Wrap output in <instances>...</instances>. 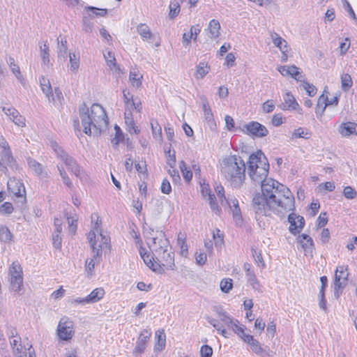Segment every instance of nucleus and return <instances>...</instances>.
I'll list each match as a JSON object with an SVG mask.
<instances>
[{
	"mask_svg": "<svg viewBox=\"0 0 357 357\" xmlns=\"http://www.w3.org/2000/svg\"><path fill=\"white\" fill-rule=\"evenodd\" d=\"M79 116L83 131L88 135L98 136L107 129L108 125L107 116L103 107L99 104H93L91 109L84 103L79 106Z\"/></svg>",
	"mask_w": 357,
	"mask_h": 357,
	"instance_id": "3",
	"label": "nucleus"
},
{
	"mask_svg": "<svg viewBox=\"0 0 357 357\" xmlns=\"http://www.w3.org/2000/svg\"><path fill=\"white\" fill-rule=\"evenodd\" d=\"M284 102L281 105V108L283 110L292 109L297 110L300 114L302 109L300 108L299 105L296 102L295 98L289 93H286L284 96Z\"/></svg>",
	"mask_w": 357,
	"mask_h": 357,
	"instance_id": "21",
	"label": "nucleus"
},
{
	"mask_svg": "<svg viewBox=\"0 0 357 357\" xmlns=\"http://www.w3.org/2000/svg\"><path fill=\"white\" fill-rule=\"evenodd\" d=\"M93 24L88 17H83V30L86 33H90L92 31Z\"/></svg>",
	"mask_w": 357,
	"mask_h": 357,
	"instance_id": "61",
	"label": "nucleus"
},
{
	"mask_svg": "<svg viewBox=\"0 0 357 357\" xmlns=\"http://www.w3.org/2000/svg\"><path fill=\"white\" fill-rule=\"evenodd\" d=\"M87 238L92 250V256L90 259L86 260L85 270L89 275H92L96 264H98L100 261L103 245L101 243H97L94 231L89 232Z\"/></svg>",
	"mask_w": 357,
	"mask_h": 357,
	"instance_id": "6",
	"label": "nucleus"
},
{
	"mask_svg": "<svg viewBox=\"0 0 357 357\" xmlns=\"http://www.w3.org/2000/svg\"><path fill=\"white\" fill-rule=\"evenodd\" d=\"M242 130L252 138H261L268 134V129L257 121H250L244 124Z\"/></svg>",
	"mask_w": 357,
	"mask_h": 357,
	"instance_id": "12",
	"label": "nucleus"
},
{
	"mask_svg": "<svg viewBox=\"0 0 357 357\" xmlns=\"http://www.w3.org/2000/svg\"><path fill=\"white\" fill-rule=\"evenodd\" d=\"M56 333L61 340L69 341L71 340L75 334L73 321L67 317L61 318L57 326Z\"/></svg>",
	"mask_w": 357,
	"mask_h": 357,
	"instance_id": "10",
	"label": "nucleus"
},
{
	"mask_svg": "<svg viewBox=\"0 0 357 357\" xmlns=\"http://www.w3.org/2000/svg\"><path fill=\"white\" fill-rule=\"evenodd\" d=\"M209 70V67L208 66L207 63L204 62H201L197 66V73L195 74V77L197 79H202L203 78L206 74H208Z\"/></svg>",
	"mask_w": 357,
	"mask_h": 357,
	"instance_id": "36",
	"label": "nucleus"
},
{
	"mask_svg": "<svg viewBox=\"0 0 357 357\" xmlns=\"http://www.w3.org/2000/svg\"><path fill=\"white\" fill-rule=\"evenodd\" d=\"M310 133L307 132L306 129L299 128L294 131L292 134V137L308 139L310 137Z\"/></svg>",
	"mask_w": 357,
	"mask_h": 357,
	"instance_id": "50",
	"label": "nucleus"
},
{
	"mask_svg": "<svg viewBox=\"0 0 357 357\" xmlns=\"http://www.w3.org/2000/svg\"><path fill=\"white\" fill-rule=\"evenodd\" d=\"M352 79L349 74H343L341 76V86L343 91H348L352 86Z\"/></svg>",
	"mask_w": 357,
	"mask_h": 357,
	"instance_id": "41",
	"label": "nucleus"
},
{
	"mask_svg": "<svg viewBox=\"0 0 357 357\" xmlns=\"http://www.w3.org/2000/svg\"><path fill=\"white\" fill-rule=\"evenodd\" d=\"M108 56L112 58L111 60H108V57L106 58V63L109 67L110 70H114L116 74H121L122 73L121 69L116 63V59L112 52H108Z\"/></svg>",
	"mask_w": 357,
	"mask_h": 357,
	"instance_id": "33",
	"label": "nucleus"
},
{
	"mask_svg": "<svg viewBox=\"0 0 357 357\" xmlns=\"http://www.w3.org/2000/svg\"><path fill=\"white\" fill-rule=\"evenodd\" d=\"M160 241L151 250L152 255L141 248L139 254L146 266L157 273H164V268L173 270L174 264V253L169 240L160 234Z\"/></svg>",
	"mask_w": 357,
	"mask_h": 357,
	"instance_id": "2",
	"label": "nucleus"
},
{
	"mask_svg": "<svg viewBox=\"0 0 357 357\" xmlns=\"http://www.w3.org/2000/svg\"><path fill=\"white\" fill-rule=\"evenodd\" d=\"M143 76L135 70H130L129 79L134 87L139 88L142 85V79Z\"/></svg>",
	"mask_w": 357,
	"mask_h": 357,
	"instance_id": "30",
	"label": "nucleus"
},
{
	"mask_svg": "<svg viewBox=\"0 0 357 357\" xmlns=\"http://www.w3.org/2000/svg\"><path fill=\"white\" fill-rule=\"evenodd\" d=\"M220 289L225 293H228L233 287L231 279H225L220 282Z\"/></svg>",
	"mask_w": 357,
	"mask_h": 357,
	"instance_id": "51",
	"label": "nucleus"
},
{
	"mask_svg": "<svg viewBox=\"0 0 357 357\" xmlns=\"http://www.w3.org/2000/svg\"><path fill=\"white\" fill-rule=\"evenodd\" d=\"M8 64L9 65L10 68L16 77L20 80L22 79V75L20 73V68L17 63H15V59L13 57H9L8 60Z\"/></svg>",
	"mask_w": 357,
	"mask_h": 357,
	"instance_id": "43",
	"label": "nucleus"
},
{
	"mask_svg": "<svg viewBox=\"0 0 357 357\" xmlns=\"http://www.w3.org/2000/svg\"><path fill=\"white\" fill-rule=\"evenodd\" d=\"M40 56L43 60V63L45 65H47L50 62V54H49V45L47 42L43 45H40Z\"/></svg>",
	"mask_w": 357,
	"mask_h": 357,
	"instance_id": "35",
	"label": "nucleus"
},
{
	"mask_svg": "<svg viewBox=\"0 0 357 357\" xmlns=\"http://www.w3.org/2000/svg\"><path fill=\"white\" fill-rule=\"evenodd\" d=\"M271 37L272 39L273 43L278 47L280 51L283 53L287 52V41L280 37L278 33L275 32L271 33Z\"/></svg>",
	"mask_w": 357,
	"mask_h": 357,
	"instance_id": "25",
	"label": "nucleus"
},
{
	"mask_svg": "<svg viewBox=\"0 0 357 357\" xmlns=\"http://www.w3.org/2000/svg\"><path fill=\"white\" fill-rule=\"evenodd\" d=\"M342 193L347 199H354L357 197V191L349 185L344 188Z\"/></svg>",
	"mask_w": 357,
	"mask_h": 357,
	"instance_id": "47",
	"label": "nucleus"
},
{
	"mask_svg": "<svg viewBox=\"0 0 357 357\" xmlns=\"http://www.w3.org/2000/svg\"><path fill=\"white\" fill-rule=\"evenodd\" d=\"M215 192L221 202L222 205H225V199H227L225 196V190L222 185H218L215 188Z\"/></svg>",
	"mask_w": 357,
	"mask_h": 357,
	"instance_id": "54",
	"label": "nucleus"
},
{
	"mask_svg": "<svg viewBox=\"0 0 357 357\" xmlns=\"http://www.w3.org/2000/svg\"><path fill=\"white\" fill-rule=\"evenodd\" d=\"M288 222L290 224L289 231L292 234H296L300 232L305 225V220L302 216L297 215L296 214L291 213L288 215Z\"/></svg>",
	"mask_w": 357,
	"mask_h": 357,
	"instance_id": "15",
	"label": "nucleus"
},
{
	"mask_svg": "<svg viewBox=\"0 0 357 357\" xmlns=\"http://www.w3.org/2000/svg\"><path fill=\"white\" fill-rule=\"evenodd\" d=\"M178 245L181 248V255L186 257L188 255V245L185 243V236L183 234L179 233L177 239Z\"/></svg>",
	"mask_w": 357,
	"mask_h": 357,
	"instance_id": "32",
	"label": "nucleus"
},
{
	"mask_svg": "<svg viewBox=\"0 0 357 357\" xmlns=\"http://www.w3.org/2000/svg\"><path fill=\"white\" fill-rule=\"evenodd\" d=\"M207 321L222 336H224L226 338L229 337V333L225 329L223 328V325L222 324H220L218 320H216L213 318L207 317Z\"/></svg>",
	"mask_w": 357,
	"mask_h": 357,
	"instance_id": "31",
	"label": "nucleus"
},
{
	"mask_svg": "<svg viewBox=\"0 0 357 357\" xmlns=\"http://www.w3.org/2000/svg\"><path fill=\"white\" fill-rule=\"evenodd\" d=\"M248 165L249 176L255 185H260L268 178L269 164L261 151L250 155Z\"/></svg>",
	"mask_w": 357,
	"mask_h": 357,
	"instance_id": "5",
	"label": "nucleus"
},
{
	"mask_svg": "<svg viewBox=\"0 0 357 357\" xmlns=\"http://www.w3.org/2000/svg\"><path fill=\"white\" fill-rule=\"evenodd\" d=\"M180 12V4L178 1H174L170 3L169 16L171 19L176 17Z\"/></svg>",
	"mask_w": 357,
	"mask_h": 357,
	"instance_id": "46",
	"label": "nucleus"
},
{
	"mask_svg": "<svg viewBox=\"0 0 357 357\" xmlns=\"http://www.w3.org/2000/svg\"><path fill=\"white\" fill-rule=\"evenodd\" d=\"M301 86L306 91L309 96H314L317 93V88L314 85L307 82H303Z\"/></svg>",
	"mask_w": 357,
	"mask_h": 357,
	"instance_id": "52",
	"label": "nucleus"
},
{
	"mask_svg": "<svg viewBox=\"0 0 357 357\" xmlns=\"http://www.w3.org/2000/svg\"><path fill=\"white\" fill-rule=\"evenodd\" d=\"M206 259H207V256H206V254L204 253V252H196L195 253V260H196V263L197 264L199 265V266H203L206 261Z\"/></svg>",
	"mask_w": 357,
	"mask_h": 357,
	"instance_id": "59",
	"label": "nucleus"
},
{
	"mask_svg": "<svg viewBox=\"0 0 357 357\" xmlns=\"http://www.w3.org/2000/svg\"><path fill=\"white\" fill-rule=\"evenodd\" d=\"M151 336V333L149 330L144 329L143 331H142L137 340V344L133 351L134 355L137 356L138 354H142L144 351Z\"/></svg>",
	"mask_w": 357,
	"mask_h": 357,
	"instance_id": "16",
	"label": "nucleus"
},
{
	"mask_svg": "<svg viewBox=\"0 0 357 357\" xmlns=\"http://www.w3.org/2000/svg\"><path fill=\"white\" fill-rule=\"evenodd\" d=\"M137 31L143 40L152 43L155 40V35L151 32L149 26L146 24H139L137 26Z\"/></svg>",
	"mask_w": 357,
	"mask_h": 357,
	"instance_id": "23",
	"label": "nucleus"
},
{
	"mask_svg": "<svg viewBox=\"0 0 357 357\" xmlns=\"http://www.w3.org/2000/svg\"><path fill=\"white\" fill-rule=\"evenodd\" d=\"M39 82L42 91L48 98L49 101L53 103H56V100L52 93V88L50 80L47 78L42 76L39 78Z\"/></svg>",
	"mask_w": 357,
	"mask_h": 357,
	"instance_id": "22",
	"label": "nucleus"
},
{
	"mask_svg": "<svg viewBox=\"0 0 357 357\" xmlns=\"http://www.w3.org/2000/svg\"><path fill=\"white\" fill-rule=\"evenodd\" d=\"M179 167L182 173L183 178L187 182H190L192 178V172L187 169L186 164L184 161H181L179 163Z\"/></svg>",
	"mask_w": 357,
	"mask_h": 357,
	"instance_id": "39",
	"label": "nucleus"
},
{
	"mask_svg": "<svg viewBox=\"0 0 357 357\" xmlns=\"http://www.w3.org/2000/svg\"><path fill=\"white\" fill-rule=\"evenodd\" d=\"M252 255L256 264L259 266H261L262 268L265 267V262L263 259L261 251L252 248Z\"/></svg>",
	"mask_w": 357,
	"mask_h": 357,
	"instance_id": "45",
	"label": "nucleus"
},
{
	"mask_svg": "<svg viewBox=\"0 0 357 357\" xmlns=\"http://www.w3.org/2000/svg\"><path fill=\"white\" fill-rule=\"evenodd\" d=\"M202 102L205 119L206 120L210 126L215 125L213 114L208 105L207 100L206 99L202 98Z\"/></svg>",
	"mask_w": 357,
	"mask_h": 357,
	"instance_id": "26",
	"label": "nucleus"
},
{
	"mask_svg": "<svg viewBox=\"0 0 357 357\" xmlns=\"http://www.w3.org/2000/svg\"><path fill=\"white\" fill-rule=\"evenodd\" d=\"M155 336L157 338V342L155 343V345L154 347V350L155 351H161L165 347V342H166V336L163 331H157L155 333Z\"/></svg>",
	"mask_w": 357,
	"mask_h": 357,
	"instance_id": "29",
	"label": "nucleus"
},
{
	"mask_svg": "<svg viewBox=\"0 0 357 357\" xmlns=\"http://www.w3.org/2000/svg\"><path fill=\"white\" fill-rule=\"evenodd\" d=\"M262 108L264 112L271 113L274 110L275 105L271 100H267L263 104Z\"/></svg>",
	"mask_w": 357,
	"mask_h": 357,
	"instance_id": "64",
	"label": "nucleus"
},
{
	"mask_svg": "<svg viewBox=\"0 0 357 357\" xmlns=\"http://www.w3.org/2000/svg\"><path fill=\"white\" fill-rule=\"evenodd\" d=\"M27 161H28L29 167L33 171H34L37 175L42 174L43 169V165L40 163H39L38 162H37L36 160H35L32 158H29L27 160Z\"/></svg>",
	"mask_w": 357,
	"mask_h": 357,
	"instance_id": "42",
	"label": "nucleus"
},
{
	"mask_svg": "<svg viewBox=\"0 0 357 357\" xmlns=\"http://www.w3.org/2000/svg\"><path fill=\"white\" fill-rule=\"evenodd\" d=\"M318 296L319 298V307L321 310L326 311L327 310V307H326V300L325 298V289H320Z\"/></svg>",
	"mask_w": 357,
	"mask_h": 357,
	"instance_id": "55",
	"label": "nucleus"
},
{
	"mask_svg": "<svg viewBox=\"0 0 357 357\" xmlns=\"http://www.w3.org/2000/svg\"><path fill=\"white\" fill-rule=\"evenodd\" d=\"M215 312L224 325L232 329L242 340L245 338L248 334H245L244 329L238 325L237 320H234L222 307H216Z\"/></svg>",
	"mask_w": 357,
	"mask_h": 357,
	"instance_id": "8",
	"label": "nucleus"
},
{
	"mask_svg": "<svg viewBox=\"0 0 357 357\" xmlns=\"http://www.w3.org/2000/svg\"><path fill=\"white\" fill-rule=\"evenodd\" d=\"M243 340L250 346L255 354L261 357H273L275 355V352L269 347H262L252 335H247Z\"/></svg>",
	"mask_w": 357,
	"mask_h": 357,
	"instance_id": "11",
	"label": "nucleus"
},
{
	"mask_svg": "<svg viewBox=\"0 0 357 357\" xmlns=\"http://www.w3.org/2000/svg\"><path fill=\"white\" fill-rule=\"evenodd\" d=\"M225 204L229 206L236 224L241 225L243 220L238 200L235 197H229Z\"/></svg>",
	"mask_w": 357,
	"mask_h": 357,
	"instance_id": "18",
	"label": "nucleus"
},
{
	"mask_svg": "<svg viewBox=\"0 0 357 357\" xmlns=\"http://www.w3.org/2000/svg\"><path fill=\"white\" fill-rule=\"evenodd\" d=\"M213 349L211 347L205 344L202 346L200 349V356L201 357H212Z\"/></svg>",
	"mask_w": 357,
	"mask_h": 357,
	"instance_id": "56",
	"label": "nucleus"
},
{
	"mask_svg": "<svg viewBox=\"0 0 357 357\" xmlns=\"http://www.w3.org/2000/svg\"><path fill=\"white\" fill-rule=\"evenodd\" d=\"M166 157H167V163L171 167L174 168L176 165V156L175 151H173V153H171L170 148L167 150L165 149V150Z\"/></svg>",
	"mask_w": 357,
	"mask_h": 357,
	"instance_id": "49",
	"label": "nucleus"
},
{
	"mask_svg": "<svg viewBox=\"0 0 357 357\" xmlns=\"http://www.w3.org/2000/svg\"><path fill=\"white\" fill-rule=\"evenodd\" d=\"M9 282L10 290L15 292L23 286L22 269L17 262H13L9 268Z\"/></svg>",
	"mask_w": 357,
	"mask_h": 357,
	"instance_id": "9",
	"label": "nucleus"
},
{
	"mask_svg": "<svg viewBox=\"0 0 357 357\" xmlns=\"http://www.w3.org/2000/svg\"><path fill=\"white\" fill-rule=\"evenodd\" d=\"M105 291L102 288H96L86 297L89 303H94L99 301L104 296Z\"/></svg>",
	"mask_w": 357,
	"mask_h": 357,
	"instance_id": "27",
	"label": "nucleus"
},
{
	"mask_svg": "<svg viewBox=\"0 0 357 357\" xmlns=\"http://www.w3.org/2000/svg\"><path fill=\"white\" fill-rule=\"evenodd\" d=\"M8 190L19 197H24L25 195V188L24 184L20 181L15 178H10L7 183Z\"/></svg>",
	"mask_w": 357,
	"mask_h": 357,
	"instance_id": "17",
	"label": "nucleus"
},
{
	"mask_svg": "<svg viewBox=\"0 0 357 357\" xmlns=\"http://www.w3.org/2000/svg\"><path fill=\"white\" fill-rule=\"evenodd\" d=\"M297 242L301 245L305 255L312 256V252L314 250V243L312 238L305 234H303L297 238Z\"/></svg>",
	"mask_w": 357,
	"mask_h": 357,
	"instance_id": "19",
	"label": "nucleus"
},
{
	"mask_svg": "<svg viewBox=\"0 0 357 357\" xmlns=\"http://www.w3.org/2000/svg\"><path fill=\"white\" fill-rule=\"evenodd\" d=\"M213 238L214 240L215 246L217 248H221L224 245L223 235L220 234L219 229L213 231Z\"/></svg>",
	"mask_w": 357,
	"mask_h": 357,
	"instance_id": "37",
	"label": "nucleus"
},
{
	"mask_svg": "<svg viewBox=\"0 0 357 357\" xmlns=\"http://www.w3.org/2000/svg\"><path fill=\"white\" fill-rule=\"evenodd\" d=\"M87 10L93 12V14L96 16H105L107 14V10L106 9H99L93 6L86 7Z\"/></svg>",
	"mask_w": 357,
	"mask_h": 357,
	"instance_id": "62",
	"label": "nucleus"
},
{
	"mask_svg": "<svg viewBox=\"0 0 357 357\" xmlns=\"http://www.w3.org/2000/svg\"><path fill=\"white\" fill-rule=\"evenodd\" d=\"M209 37L211 38H216L219 36L220 24L216 20H212L208 24Z\"/></svg>",
	"mask_w": 357,
	"mask_h": 357,
	"instance_id": "28",
	"label": "nucleus"
},
{
	"mask_svg": "<svg viewBox=\"0 0 357 357\" xmlns=\"http://www.w3.org/2000/svg\"><path fill=\"white\" fill-rule=\"evenodd\" d=\"M52 244L53 246L56 249H60L61 248V237L60 236V234L53 233Z\"/></svg>",
	"mask_w": 357,
	"mask_h": 357,
	"instance_id": "63",
	"label": "nucleus"
},
{
	"mask_svg": "<svg viewBox=\"0 0 357 357\" xmlns=\"http://www.w3.org/2000/svg\"><path fill=\"white\" fill-rule=\"evenodd\" d=\"M160 190L162 193L166 195H169L172 192V186L167 178L163 179L161 184Z\"/></svg>",
	"mask_w": 357,
	"mask_h": 357,
	"instance_id": "58",
	"label": "nucleus"
},
{
	"mask_svg": "<svg viewBox=\"0 0 357 357\" xmlns=\"http://www.w3.org/2000/svg\"><path fill=\"white\" fill-rule=\"evenodd\" d=\"M220 172L225 178L235 188H240L245 180V163L240 157L231 155L223 158Z\"/></svg>",
	"mask_w": 357,
	"mask_h": 357,
	"instance_id": "4",
	"label": "nucleus"
},
{
	"mask_svg": "<svg viewBox=\"0 0 357 357\" xmlns=\"http://www.w3.org/2000/svg\"><path fill=\"white\" fill-rule=\"evenodd\" d=\"M13 234L8 227L0 226V240L4 243L9 242L12 240Z\"/></svg>",
	"mask_w": 357,
	"mask_h": 357,
	"instance_id": "38",
	"label": "nucleus"
},
{
	"mask_svg": "<svg viewBox=\"0 0 357 357\" xmlns=\"http://www.w3.org/2000/svg\"><path fill=\"white\" fill-rule=\"evenodd\" d=\"M327 100V96H325L324 94L319 96L317 100V107H316V113L321 114V110L322 107L324 106L326 101Z\"/></svg>",
	"mask_w": 357,
	"mask_h": 357,
	"instance_id": "60",
	"label": "nucleus"
},
{
	"mask_svg": "<svg viewBox=\"0 0 357 357\" xmlns=\"http://www.w3.org/2000/svg\"><path fill=\"white\" fill-rule=\"evenodd\" d=\"M95 218H96L95 225L93 228V230H91L90 232H95L96 240L97 241V243H101L102 245L107 244L109 238L104 236L102 234L101 229L100 228V226L101 225V220H100V218L97 214H93L91 215L92 221H93Z\"/></svg>",
	"mask_w": 357,
	"mask_h": 357,
	"instance_id": "20",
	"label": "nucleus"
},
{
	"mask_svg": "<svg viewBox=\"0 0 357 357\" xmlns=\"http://www.w3.org/2000/svg\"><path fill=\"white\" fill-rule=\"evenodd\" d=\"M68 47H67V41L66 39H61L60 41H58V56L59 58H63L66 59L68 55Z\"/></svg>",
	"mask_w": 357,
	"mask_h": 357,
	"instance_id": "34",
	"label": "nucleus"
},
{
	"mask_svg": "<svg viewBox=\"0 0 357 357\" xmlns=\"http://www.w3.org/2000/svg\"><path fill=\"white\" fill-rule=\"evenodd\" d=\"M69 59L70 63V70L75 73L79 66V57L74 53H69Z\"/></svg>",
	"mask_w": 357,
	"mask_h": 357,
	"instance_id": "44",
	"label": "nucleus"
},
{
	"mask_svg": "<svg viewBox=\"0 0 357 357\" xmlns=\"http://www.w3.org/2000/svg\"><path fill=\"white\" fill-rule=\"evenodd\" d=\"M206 199L208 202L211 210L215 214L219 215L221 209L216 202L215 195H209V197H207Z\"/></svg>",
	"mask_w": 357,
	"mask_h": 357,
	"instance_id": "40",
	"label": "nucleus"
},
{
	"mask_svg": "<svg viewBox=\"0 0 357 357\" xmlns=\"http://www.w3.org/2000/svg\"><path fill=\"white\" fill-rule=\"evenodd\" d=\"M261 193H257L252 199L256 219L260 227L263 216H270L272 213L280 217L295 208L294 197L285 185L278 181L268 178L260 184Z\"/></svg>",
	"mask_w": 357,
	"mask_h": 357,
	"instance_id": "1",
	"label": "nucleus"
},
{
	"mask_svg": "<svg viewBox=\"0 0 357 357\" xmlns=\"http://www.w3.org/2000/svg\"><path fill=\"white\" fill-rule=\"evenodd\" d=\"M348 266H338L335 271L334 289L336 297L339 296L338 289H343L347 284L349 278Z\"/></svg>",
	"mask_w": 357,
	"mask_h": 357,
	"instance_id": "13",
	"label": "nucleus"
},
{
	"mask_svg": "<svg viewBox=\"0 0 357 357\" xmlns=\"http://www.w3.org/2000/svg\"><path fill=\"white\" fill-rule=\"evenodd\" d=\"M51 147L55 152L58 158L63 162L68 171L77 177L80 176L81 168L76 160L63 149L56 142H51Z\"/></svg>",
	"mask_w": 357,
	"mask_h": 357,
	"instance_id": "7",
	"label": "nucleus"
},
{
	"mask_svg": "<svg viewBox=\"0 0 357 357\" xmlns=\"http://www.w3.org/2000/svg\"><path fill=\"white\" fill-rule=\"evenodd\" d=\"M13 211V206L10 202H5L0 206L1 214H10Z\"/></svg>",
	"mask_w": 357,
	"mask_h": 357,
	"instance_id": "57",
	"label": "nucleus"
},
{
	"mask_svg": "<svg viewBox=\"0 0 357 357\" xmlns=\"http://www.w3.org/2000/svg\"><path fill=\"white\" fill-rule=\"evenodd\" d=\"M160 234L163 237H166L162 231H154V229L150 227H144V238H146V243L150 250H151L153 246H156L159 243Z\"/></svg>",
	"mask_w": 357,
	"mask_h": 357,
	"instance_id": "14",
	"label": "nucleus"
},
{
	"mask_svg": "<svg viewBox=\"0 0 357 357\" xmlns=\"http://www.w3.org/2000/svg\"><path fill=\"white\" fill-rule=\"evenodd\" d=\"M357 124L351 122L342 123L338 128V131L343 137H349L352 134L357 135Z\"/></svg>",
	"mask_w": 357,
	"mask_h": 357,
	"instance_id": "24",
	"label": "nucleus"
},
{
	"mask_svg": "<svg viewBox=\"0 0 357 357\" xmlns=\"http://www.w3.org/2000/svg\"><path fill=\"white\" fill-rule=\"evenodd\" d=\"M1 160L3 163H6L7 165L11 164V162L13 161V158L10 149L7 148L6 149H5L2 150Z\"/></svg>",
	"mask_w": 357,
	"mask_h": 357,
	"instance_id": "48",
	"label": "nucleus"
},
{
	"mask_svg": "<svg viewBox=\"0 0 357 357\" xmlns=\"http://www.w3.org/2000/svg\"><path fill=\"white\" fill-rule=\"evenodd\" d=\"M114 129L116 130V135L115 137L112 139V143L117 146L120 141H121L123 138V132L121 130V128L115 125Z\"/></svg>",
	"mask_w": 357,
	"mask_h": 357,
	"instance_id": "53",
	"label": "nucleus"
}]
</instances>
